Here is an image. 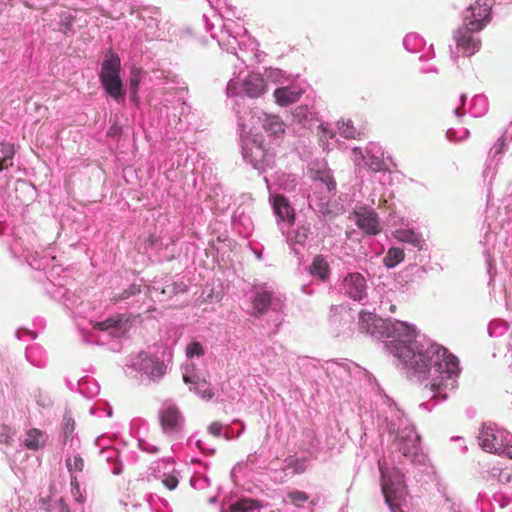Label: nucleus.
I'll use <instances>...</instances> for the list:
<instances>
[{"label":"nucleus","mask_w":512,"mask_h":512,"mask_svg":"<svg viewBox=\"0 0 512 512\" xmlns=\"http://www.w3.org/2000/svg\"><path fill=\"white\" fill-rule=\"evenodd\" d=\"M387 348L419 377H432L429 390L433 398L445 400L457 387L458 359L443 346L427 339H410L390 341Z\"/></svg>","instance_id":"1"},{"label":"nucleus","mask_w":512,"mask_h":512,"mask_svg":"<svg viewBox=\"0 0 512 512\" xmlns=\"http://www.w3.org/2000/svg\"><path fill=\"white\" fill-rule=\"evenodd\" d=\"M379 470L381 473V488L386 504L391 512H403L402 506L406 502L407 495L403 475L396 468L384 467L381 462H379Z\"/></svg>","instance_id":"2"},{"label":"nucleus","mask_w":512,"mask_h":512,"mask_svg":"<svg viewBox=\"0 0 512 512\" xmlns=\"http://www.w3.org/2000/svg\"><path fill=\"white\" fill-rule=\"evenodd\" d=\"M478 439L479 445L483 450L499 454L503 450L505 441H512V434L504 430L484 426L480 431Z\"/></svg>","instance_id":"3"},{"label":"nucleus","mask_w":512,"mask_h":512,"mask_svg":"<svg viewBox=\"0 0 512 512\" xmlns=\"http://www.w3.org/2000/svg\"><path fill=\"white\" fill-rule=\"evenodd\" d=\"M394 445L404 457L414 461L420 451V436L413 427H404L398 431Z\"/></svg>","instance_id":"4"},{"label":"nucleus","mask_w":512,"mask_h":512,"mask_svg":"<svg viewBox=\"0 0 512 512\" xmlns=\"http://www.w3.org/2000/svg\"><path fill=\"white\" fill-rule=\"evenodd\" d=\"M479 31L480 30L471 29L468 17H465L463 25L459 27L455 33L454 39L457 47L468 56L474 54L480 47V40L474 36V32Z\"/></svg>","instance_id":"5"},{"label":"nucleus","mask_w":512,"mask_h":512,"mask_svg":"<svg viewBox=\"0 0 512 512\" xmlns=\"http://www.w3.org/2000/svg\"><path fill=\"white\" fill-rule=\"evenodd\" d=\"M493 3L494 0H477L470 6V15H466L465 17H468L471 29L482 30L490 22V13Z\"/></svg>","instance_id":"6"},{"label":"nucleus","mask_w":512,"mask_h":512,"mask_svg":"<svg viewBox=\"0 0 512 512\" xmlns=\"http://www.w3.org/2000/svg\"><path fill=\"white\" fill-rule=\"evenodd\" d=\"M358 324L361 333L370 334L375 337L388 335L387 322L374 313L361 311Z\"/></svg>","instance_id":"7"},{"label":"nucleus","mask_w":512,"mask_h":512,"mask_svg":"<svg viewBox=\"0 0 512 512\" xmlns=\"http://www.w3.org/2000/svg\"><path fill=\"white\" fill-rule=\"evenodd\" d=\"M346 293L354 300H361L366 288V281L359 273L349 274L343 281Z\"/></svg>","instance_id":"8"},{"label":"nucleus","mask_w":512,"mask_h":512,"mask_svg":"<svg viewBox=\"0 0 512 512\" xmlns=\"http://www.w3.org/2000/svg\"><path fill=\"white\" fill-rule=\"evenodd\" d=\"M356 223L368 235H376L381 231L378 215L374 211L358 213Z\"/></svg>","instance_id":"9"},{"label":"nucleus","mask_w":512,"mask_h":512,"mask_svg":"<svg viewBox=\"0 0 512 512\" xmlns=\"http://www.w3.org/2000/svg\"><path fill=\"white\" fill-rule=\"evenodd\" d=\"M303 90L296 86H286L277 88L274 93L275 102L279 106H288L296 103L302 96Z\"/></svg>","instance_id":"10"},{"label":"nucleus","mask_w":512,"mask_h":512,"mask_svg":"<svg viewBox=\"0 0 512 512\" xmlns=\"http://www.w3.org/2000/svg\"><path fill=\"white\" fill-rule=\"evenodd\" d=\"M273 210L280 220L287 221L289 224L294 223L295 211L283 195H276L273 198Z\"/></svg>","instance_id":"11"},{"label":"nucleus","mask_w":512,"mask_h":512,"mask_svg":"<svg viewBox=\"0 0 512 512\" xmlns=\"http://www.w3.org/2000/svg\"><path fill=\"white\" fill-rule=\"evenodd\" d=\"M120 67L121 63L119 56L113 52L106 53L99 75L100 80L120 77Z\"/></svg>","instance_id":"12"},{"label":"nucleus","mask_w":512,"mask_h":512,"mask_svg":"<svg viewBox=\"0 0 512 512\" xmlns=\"http://www.w3.org/2000/svg\"><path fill=\"white\" fill-rule=\"evenodd\" d=\"M267 85L259 74H250L243 82L244 92L251 98H257L266 91Z\"/></svg>","instance_id":"13"},{"label":"nucleus","mask_w":512,"mask_h":512,"mask_svg":"<svg viewBox=\"0 0 512 512\" xmlns=\"http://www.w3.org/2000/svg\"><path fill=\"white\" fill-rule=\"evenodd\" d=\"M47 435L44 431L32 428L29 429L23 440V445L27 450L38 451L46 445Z\"/></svg>","instance_id":"14"},{"label":"nucleus","mask_w":512,"mask_h":512,"mask_svg":"<svg viewBox=\"0 0 512 512\" xmlns=\"http://www.w3.org/2000/svg\"><path fill=\"white\" fill-rule=\"evenodd\" d=\"M100 81L109 96L119 103L124 101L123 85L120 77H112Z\"/></svg>","instance_id":"15"},{"label":"nucleus","mask_w":512,"mask_h":512,"mask_svg":"<svg viewBox=\"0 0 512 512\" xmlns=\"http://www.w3.org/2000/svg\"><path fill=\"white\" fill-rule=\"evenodd\" d=\"M180 412L176 407H168L160 413V423L165 432L173 431L179 424Z\"/></svg>","instance_id":"16"},{"label":"nucleus","mask_w":512,"mask_h":512,"mask_svg":"<svg viewBox=\"0 0 512 512\" xmlns=\"http://www.w3.org/2000/svg\"><path fill=\"white\" fill-rule=\"evenodd\" d=\"M309 272L312 276L326 281L330 275V266L322 255H316L309 266Z\"/></svg>","instance_id":"17"},{"label":"nucleus","mask_w":512,"mask_h":512,"mask_svg":"<svg viewBox=\"0 0 512 512\" xmlns=\"http://www.w3.org/2000/svg\"><path fill=\"white\" fill-rule=\"evenodd\" d=\"M263 129L275 137H282L285 134V123L278 115H267L263 121Z\"/></svg>","instance_id":"18"},{"label":"nucleus","mask_w":512,"mask_h":512,"mask_svg":"<svg viewBox=\"0 0 512 512\" xmlns=\"http://www.w3.org/2000/svg\"><path fill=\"white\" fill-rule=\"evenodd\" d=\"M252 304L256 313L258 315H263L273 304L272 293L266 290L257 291Z\"/></svg>","instance_id":"19"},{"label":"nucleus","mask_w":512,"mask_h":512,"mask_svg":"<svg viewBox=\"0 0 512 512\" xmlns=\"http://www.w3.org/2000/svg\"><path fill=\"white\" fill-rule=\"evenodd\" d=\"M394 237L403 243H408L417 249H421L424 243L421 235L410 229H399L394 232Z\"/></svg>","instance_id":"20"},{"label":"nucleus","mask_w":512,"mask_h":512,"mask_svg":"<svg viewBox=\"0 0 512 512\" xmlns=\"http://www.w3.org/2000/svg\"><path fill=\"white\" fill-rule=\"evenodd\" d=\"M263 507L259 500L243 498L231 504L228 512H253Z\"/></svg>","instance_id":"21"},{"label":"nucleus","mask_w":512,"mask_h":512,"mask_svg":"<svg viewBox=\"0 0 512 512\" xmlns=\"http://www.w3.org/2000/svg\"><path fill=\"white\" fill-rule=\"evenodd\" d=\"M404 260V251L398 247H392L383 258L384 265L393 268Z\"/></svg>","instance_id":"22"},{"label":"nucleus","mask_w":512,"mask_h":512,"mask_svg":"<svg viewBox=\"0 0 512 512\" xmlns=\"http://www.w3.org/2000/svg\"><path fill=\"white\" fill-rule=\"evenodd\" d=\"M123 322L124 316L117 315L114 317L107 318L106 320L101 322H93L92 327L100 331H108L110 329L119 328Z\"/></svg>","instance_id":"23"},{"label":"nucleus","mask_w":512,"mask_h":512,"mask_svg":"<svg viewBox=\"0 0 512 512\" xmlns=\"http://www.w3.org/2000/svg\"><path fill=\"white\" fill-rule=\"evenodd\" d=\"M339 131L342 136L348 139H357L364 134L361 130L354 127L351 120L342 121L339 124Z\"/></svg>","instance_id":"24"},{"label":"nucleus","mask_w":512,"mask_h":512,"mask_svg":"<svg viewBox=\"0 0 512 512\" xmlns=\"http://www.w3.org/2000/svg\"><path fill=\"white\" fill-rule=\"evenodd\" d=\"M183 380L185 383L189 384V383H194V384H197V388H196V391L200 394V396L203 398V399H207V400H210L213 398L214 396V392L212 389H210L206 383V381H202L201 383L199 382H195L191 377L187 376V375H184L183 376Z\"/></svg>","instance_id":"25"},{"label":"nucleus","mask_w":512,"mask_h":512,"mask_svg":"<svg viewBox=\"0 0 512 512\" xmlns=\"http://www.w3.org/2000/svg\"><path fill=\"white\" fill-rule=\"evenodd\" d=\"M14 156V147L13 145L0 143V164L2 165H12V158Z\"/></svg>","instance_id":"26"},{"label":"nucleus","mask_w":512,"mask_h":512,"mask_svg":"<svg viewBox=\"0 0 512 512\" xmlns=\"http://www.w3.org/2000/svg\"><path fill=\"white\" fill-rule=\"evenodd\" d=\"M366 165L372 172L386 171L387 167L383 159L375 155H368L366 159Z\"/></svg>","instance_id":"27"},{"label":"nucleus","mask_w":512,"mask_h":512,"mask_svg":"<svg viewBox=\"0 0 512 512\" xmlns=\"http://www.w3.org/2000/svg\"><path fill=\"white\" fill-rule=\"evenodd\" d=\"M287 498L296 507H302L309 500V495L303 491L292 490L288 492Z\"/></svg>","instance_id":"28"},{"label":"nucleus","mask_w":512,"mask_h":512,"mask_svg":"<svg viewBox=\"0 0 512 512\" xmlns=\"http://www.w3.org/2000/svg\"><path fill=\"white\" fill-rule=\"evenodd\" d=\"M66 466L71 476L75 475L77 472H82L85 466L84 460L81 456H74L73 459H66Z\"/></svg>","instance_id":"29"},{"label":"nucleus","mask_w":512,"mask_h":512,"mask_svg":"<svg viewBox=\"0 0 512 512\" xmlns=\"http://www.w3.org/2000/svg\"><path fill=\"white\" fill-rule=\"evenodd\" d=\"M312 178L322 181L329 191L335 188V182L328 172L315 171L313 172Z\"/></svg>","instance_id":"30"},{"label":"nucleus","mask_w":512,"mask_h":512,"mask_svg":"<svg viewBox=\"0 0 512 512\" xmlns=\"http://www.w3.org/2000/svg\"><path fill=\"white\" fill-rule=\"evenodd\" d=\"M205 354L204 348L198 341H193L186 347V356L192 358L194 356L200 357Z\"/></svg>","instance_id":"31"},{"label":"nucleus","mask_w":512,"mask_h":512,"mask_svg":"<svg viewBox=\"0 0 512 512\" xmlns=\"http://www.w3.org/2000/svg\"><path fill=\"white\" fill-rule=\"evenodd\" d=\"M394 329L402 332L406 337H415L417 334L415 326L402 321H396Z\"/></svg>","instance_id":"32"},{"label":"nucleus","mask_w":512,"mask_h":512,"mask_svg":"<svg viewBox=\"0 0 512 512\" xmlns=\"http://www.w3.org/2000/svg\"><path fill=\"white\" fill-rule=\"evenodd\" d=\"M294 120L302 124L308 119L309 109L306 105H299L292 112Z\"/></svg>","instance_id":"33"},{"label":"nucleus","mask_w":512,"mask_h":512,"mask_svg":"<svg viewBox=\"0 0 512 512\" xmlns=\"http://www.w3.org/2000/svg\"><path fill=\"white\" fill-rule=\"evenodd\" d=\"M71 493L77 502L82 503L84 501V498L80 492V484L76 475H72L71 477Z\"/></svg>","instance_id":"34"},{"label":"nucleus","mask_w":512,"mask_h":512,"mask_svg":"<svg viewBox=\"0 0 512 512\" xmlns=\"http://www.w3.org/2000/svg\"><path fill=\"white\" fill-rule=\"evenodd\" d=\"M140 292H141L140 287L133 284L128 289L124 290L122 293L117 295L114 299L116 301L125 300V299H128L129 297L136 295Z\"/></svg>","instance_id":"35"},{"label":"nucleus","mask_w":512,"mask_h":512,"mask_svg":"<svg viewBox=\"0 0 512 512\" xmlns=\"http://www.w3.org/2000/svg\"><path fill=\"white\" fill-rule=\"evenodd\" d=\"M287 469H293L295 473H302L304 471V463L299 459L289 458L287 459Z\"/></svg>","instance_id":"36"},{"label":"nucleus","mask_w":512,"mask_h":512,"mask_svg":"<svg viewBox=\"0 0 512 512\" xmlns=\"http://www.w3.org/2000/svg\"><path fill=\"white\" fill-rule=\"evenodd\" d=\"M162 482L169 490H174L179 483L178 478L173 474H165Z\"/></svg>","instance_id":"37"},{"label":"nucleus","mask_w":512,"mask_h":512,"mask_svg":"<svg viewBox=\"0 0 512 512\" xmlns=\"http://www.w3.org/2000/svg\"><path fill=\"white\" fill-rule=\"evenodd\" d=\"M73 17L71 15H66L64 17H62L61 19V23H60V30L64 33V34H68L71 30H72V26H73Z\"/></svg>","instance_id":"38"},{"label":"nucleus","mask_w":512,"mask_h":512,"mask_svg":"<svg viewBox=\"0 0 512 512\" xmlns=\"http://www.w3.org/2000/svg\"><path fill=\"white\" fill-rule=\"evenodd\" d=\"M208 429L213 436L219 437L222 431V424L218 421H215L209 425Z\"/></svg>","instance_id":"39"},{"label":"nucleus","mask_w":512,"mask_h":512,"mask_svg":"<svg viewBox=\"0 0 512 512\" xmlns=\"http://www.w3.org/2000/svg\"><path fill=\"white\" fill-rule=\"evenodd\" d=\"M139 83H140V78L138 75L134 74L132 75V77L130 78V88L132 89V93H133V98L135 99L136 98V94H137V89H138V86H139Z\"/></svg>","instance_id":"40"},{"label":"nucleus","mask_w":512,"mask_h":512,"mask_svg":"<svg viewBox=\"0 0 512 512\" xmlns=\"http://www.w3.org/2000/svg\"><path fill=\"white\" fill-rule=\"evenodd\" d=\"M499 454H505L508 457L512 458V440L505 441L503 450Z\"/></svg>","instance_id":"41"},{"label":"nucleus","mask_w":512,"mask_h":512,"mask_svg":"<svg viewBox=\"0 0 512 512\" xmlns=\"http://www.w3.org/2000/svg\"><path fill=\"white\" fill-rule=\"evenodd\" d=\"M352 154L355 162L365 160V156L360 148H354Z\"/></svg>","instance_id":"42"},{"label":"nucleus","mask_w":512,"mask_h":512,"mask_svg":"<svg viewBox=\"0 0 512 512\" xmlns=\"http://www.w3.org/2000/svg\"><path fill=\"white\" fill-rule=\"evenodd\" d=\"M2 428L4 430V434H3V439L0 441L6 445H10V442H11L10 428H8L7 426H3Z\"/></svg>","instance_id":"43"},{"label":"nucleus","mask_w":512,"mask_h":512,"mask_svg":"<svg viewBox=\"0 0 512 512\" xmlns=\"http://www.w3.org/2000/svg\"><path fill=\"white\" fill-rule=\"evenodd\" d=\"M58 505H59V512H71L68 504L63 500V499H60L58 501Z\"/></svg>","instance_id":"44"},{"label":"nucleus","mask_w":512,"mask_h":512,"mask_svg":"<svg viewBox=\"0 0 512 512\" xmlns=\"http://www.w3.org/2000/svg\"><path fill=\"white\" fill-rule=\"evenodd\" d=\"M505 146V140L503 138L498 139L496 143V153L499 154L502 152L503 148Z\"/></svg>","instance_id":"45"},{"label":"nucleus","mask_w":512,"mask_h":512,"mask_svg":"<svg viewBox=\"0 0 512 512\" xmlns=\"http://www.w3.org/2000/svg\"><path fill=\"white\" fill-rule=\"evenodd\" d=\"M174 287L175 285L172 284V285H167L165 289H163V293H166V292H172L174 290Z\"/></svg>","instance_id":"46"},{"label":"nucleus","mask_w":512,"mask_h":512,"mask_svg":"<svg viewBox=\"0 0 512 512\" xmlns=\"http://www.w3.org/2000/svg\"><path fill=\"white\" fill-rule=\"evenodd\" d=\"M510 477H511V475H510V474H508V473H507V474H505V475H503V478H504V480H505V481H509V480H510Z\"/></svg>","instance_id":"47"},{"label":"nucleus","mask_w":512,"mask_h":512,"mask_svg":"<svg viewBox=\"0 0 512 512\" xmlns=\"http://www.w3.org/2000/svg\"><path fill=\"white\" fill-rule=\"evenodd\" d=\"M6 168H8V165H2V164H0V171L4 170V169H6Z\"/></svg>","instance_id":"48"},{"label":"nucleus","mask_w":512,"mask_h":512,"mask_svg":"<svg viewBox=\"0 0 512 512\" xmlns=\"http://www.w3.org/2000/svg\"><path fill=\"white\" fill-rule=\"evenodd\" d=\"M390 310H391V311H394V310H395V306H394V305H392V306L390 307Z\"/></svg>","instance_id":"49"}]
</instances>
